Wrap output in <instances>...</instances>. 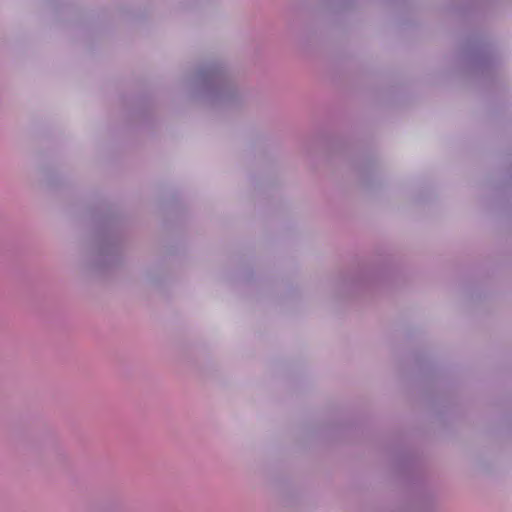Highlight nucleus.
Returning <instances> with one entry per match:
<instances>
[{"label":"nucleus","mask_w":512,"mask_h":512,"mask_svg":"<svg viewBox=\"0 0 512 512\" xmlns=\"http://www.w3.org/2000/svg\"><path fill=\"white\" fill-rule=\"evenodd\" d=\"M118 255V248L114 241L110 238L105 237L99 243L96 255L94 258V265L98 269H102L107 265H111L116 262Z\"/></svg>","instance_id":"2"},{"label":"nucleus","mask_w":512,"mask_h":512,"mask_svg":"<svg viewBox=\"0 0 512 512\" xmlns=\"http://www.w3.org/2000/svg\"><path fill=\"white\" fill-rule=\"evenodd\" d=\"M380 278V271L375 268H365L360 271L358 280L363 283H370L377 281Z\"/></svg>","instance_id":"3"},{"label":"nucleus","mask_w":512,"mask_h":512,"mask_svg":"<svg viewBox=\"0 0 512 512\" xmlns=\"http://www.w3.org/2000/svg\"><path fill=\"white\" fill-rule=\"evenodd\" d=\"M190 89L195 98L213 107H237L245 100V93L216 64L201 68Z\"/></svg>","instance_id":"1"}]
</instances>
